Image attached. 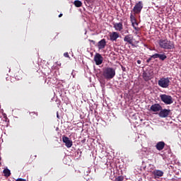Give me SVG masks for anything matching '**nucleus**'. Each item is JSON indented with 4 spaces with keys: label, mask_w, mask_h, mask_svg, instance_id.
I'll use <instances>...</instances> for the list:
<instances>
[{
    "label": "nucleus",
    "mask_w": 181,
    "mask_h": 181,
    "mask_svg": "<svg viewBox=\"0 0 181 181\" xmlns=\"http://www.w3.org/2000/svg\"><path fill=\"white\" fill-rule=\"evenodd\" d=\"M124 42H127V43H129V45L135 47V45H134V36H132V35H126L124 37Z\"/></svg>",
    "instance_id": "10"
},
{
    "label": "nucleus",
    "mask_w": 181,
    "mask_h": 181,
    "mask_svg": "<svg viewBox=\"0 0 181 181\" xmlns=\"http://www.w3.org/2000/svg\"><path fill=\"white\" fill-rule=\"evenodd\" d=\"M103 76L106 80H111L115 77V69L111 67H105L103 69Z\"/></svg>",
    "instance_id": "2"
},
{
    "label": "nucleus",
    "mask_w": 181,
    "mask_h": 181,
    "mask_svg": "<svg viewBox=\"0 0 181 181\" xmlns=\"http://www.w3.org/2000/svg\"><path fill=\"white\" fill-rule=\"evenodd\" d=\"M137 63H138V64H141V60H138Z\"/></svg>",
    "instance_id": "30"
},
{
    "label": "nucleus",
    "mask_w": 181,
    "mask_h": 181,
    "mask_svg": "<svg viewBox=\"0 0 181 181\" xmlns=\"http://www.w3.org/2000/svg\"><path fill=\"white\" fill-rule=\"evenodd\" d=\"M3 173L6 177H9V176H11V170L8 168L4 169Z\"/></svg>",
    "instance_id": "18"
},
{
    "label": "nucleus",
    "mask_w": 181,
    "mask_h": 181,
    "mask_svg": "<svg viewBox=\"0 0 181 181\" xmlns=\"http://www.w3.org/2000/svg\"><path fill=\"white\" fill-rule=\"evenodd\" d=\"M130 21L131 22H135V21H136V18H135V16H134L133 14L130 15Z\"/></svg>",
    "instance_id": "23"
},
{
    "label": "nucleus",
    "mask_w": 181,
    "mask_h": 181,
    "mask_svg": "<svg viewBox=\"0 0 181 181\" xmlns=\"http://www.w3.org/2000/svg\"><path fill=\"white\" fill-rule=\"evenodd\" d=\"M160 98L164 104H166V105H170V104H173V98H172L169 95L166 94H162L160 95Z\"/></svg>",
    "instance_id": "4"
},
{
    "label": "nucleus",
    "mask_w": 181,
    "mask_h": 181,
    "mask_svg": "<svg viewBox=\"0 0 181 181\" xmlns=\"http://www.w3.org/2000/svg\"><path fill=\"white\" fill-rule=\"evenodd\" d=\"M170 80H172V78L162 77L158 80V84L161 88H169V86H170Z\"/></svg>",
    "instance_id": "3"
},
{
    "label": "nucleus",
    "mask_w": 181,
    "mask_h": 181,
    "mask_svg": "<svg viewBox=\"0 0 181 181\" xmlns=\"http://www.w3.org/2000/svg\"><path fill=\"white\" fill-rule=\"evenodd\" d=\"M109 37H110V40L111 42H117V39L119 37V33H118L117 32H112V33H110Z\"/></svg>",
    "instance_id": "11"
},
{
    "label": "nucleus",
    "mask_w": 181,
    "mask_h": 181,
    "mask_svg": "<svg viewBox=\"0 0 181 181\" xmlns=\"http://www.w3.org/2000/svg\"><path fill=\"white\" fill-rule=\"evenodd\" d=\"M143 8H144V3H142V1H139L137 4H135L133 8V11L136 14L141 13Z\"/></svg>",
    "instance_id": "5"
},
{
    "label": "nucleus",
    "mask_w": 181,
    "mask_h": 181,
    "mask_svg": "<svg viewBox=\"0 0 181 181\" xmlns=\"http://www.w3.org/2000/svg\"><path fill=\"white\" fill-rule=\"evenodd\" d=\"M122 71H127V68H125V66H122Z\"/></svg>",
    "instance_id": "28"
},
{
    "label": "nucleus",
    "mask_w": 181,
    "mask_h": 181,
    "mask_svg": "<svg viewBox=\"0 0 181 181\" xmlns=\"http://www.w3.org/2000/svg\"><path fill=\"white\" fill-rule=\"evenodd\" d=\"M170 109H161L159 112V117L160 118H168L170 115Z\"/></svg>",
    "instance_id": "6"
},
{
    "label": "nucleus",
    "mask_w": 181,
    "mask_h": 181,
    "mask_svg": "<svg viewBox=\"0 0 181 181\" xmlns=\"http://www.w3.org/2000/svg\"><path fill=\"white\" fill-rule=\"evenodd\" d=\"M115 181H124V176L120 175L115 178Z\"/></svg>",
    "instance_id": "22"
},
{
    "label": "nucleus",
    "mask_w": 181,
    "mask_h": 181,
    "mask_svg": "<svg viewBox=\"0 0 181 181\" xmlns=\"http://www.w3.org/2000/svg\"><path fill=\"white\" fill-rule=\"evenodd\" d=\"M113 28L115 30H117V32H121L124 29V25L122 23H114Z\"/></svg>",
    "instance_id": "16"
},
{
    "label": "nucleus",
    "mask_w": 181,
    "mask_h": 181,
    "mask_svg": "<svg viewBox=\"0 0 181 181\" xmlns=\"http://www.w3.org/2000/svg\"><path fill=\"white\" fill-rule=\"evenodd\" d=\"M153 76V72H151L150 71H144L142 74V77L144 81H149V80L152 79Z\"/></svg>",
    "instance_id": "7"
},
{
    "label": "nucleus",
    "mask_w": 181,
    "mask_h": 181,
    "mask_svg": "<svg viewBox=\"0 0 181 181\" xmlns=\"http://www.w3.org/2000/svg\"><path fill=\"white\" fill-rule=\"evenodd\" d=\"M166 146V144L165 143V141H158L156 144V148L157 149V151H163V149H165V146Z\"/></svg>",
    "instance_id": "15"
},
{
    "label": "nucleus",
    "mask_w": 181,
    "mask_h": 181,
    "mask_svg": "<svg viewBox=\"0 0 181 181\" xmlns=\"http://www.w3.org/2000/svg\"><path fill=\"white\" fill-rule=\"evenodd\" d=\"M150 110L153 111V112H158L162 110V106H160L159 103H155L151 106Z\"/></svg>",
    "instance_id": "14"
},
{
    "label": "nucleus",
    "mask_w": 181,
    "mask_h": 181,
    "mask_svg": "<svg viewBox=\"0 0 181 181\" xmlns=\"http://www.w3.org/2000/svg\"><path fill=\"white\" fill-rule=\"evenodd\" d=\"M74 5H75L76 8H80L82 6L83 3L80 0H75L74 2Z\"/></svg>",
    "instance_id": "19"
},
{
    "label": "nucleus",
    "mask_w": 181,
    "mask_h": 181,
    "mask_svg": "<svg viewBox=\"0 0 181 181\" xmlns=\"http://www.w3.org/2000/svg\"><path fill=\"white\" fill-rule=\"evenodd\" d=\"M62 16H63V13H60V14L59 15V18H62Z\"/></svg>",
    "instance_id": "29"
},
{
    "label": "nucleus",
    "mask_w": 181,
    "mask_h": 181,
    "mask_svg": "<svg viewBox=\"0 0 181 181\" xmlns=\"http://www.w3.org/2000/svg\"><path fill=\"white\" fill-rule=\"evenodd\" d=\"M62 141L65 144L66 148H71L73 146V141L66 136H62Z\"/></svg>",
    "instance_id": "9"
},
{
    "label": "nucleus",
    "mask_w": 181,
    "mask_h": 181,
    "mask_svg": "<svg viewBox=\"0 0 181 181\" xmlns=\"http://www.w3.org/2000/svg\"><path fill=\"white\" fill-rule=\"evenodd\" d=\"M132 25L134 30H136L137 32L139 31L140 28L136 27L138 26V22H136V20H134V22H132Z\"/></svg>",
    "instance_id": "20"
},
{
    "label": "nucleus",
    "mask_w": 181,
    "mask_h": 181,
    "mask_svg": "<svg viewBox=\"0 0 181 181\" xmlns=\"http://www.w3.org/2000/svg\"><path fill=\"white\" fill-rule=\"evenodd\" d=\"M90 43H93V45H95V41L93 40H88Z\"/></svg>",
    "instance_id": "27"
},
{
    "label": "nucleus",
    "mask_w": 181,
    "mask_h": 181,
    "mask_svg": "<svg viewBox=\"0 0 181 181\" xmlns=\"http://www.w3.org/2000/svg\"><path fill=\"white\" fill-rule=\"evenodd\" d=\"M64 57H70V55H69V52H65L64 54Z\"/></svg>",
    "instance_id": "25"
},
{
    "label": "nucleus",
    "mask_w": 181,
    "mask_h": 181,
    "mask_svg": "<svg viewBox=\"0 0 181 181\" xmlns=\"http://www.w3.org/2000/svg\"><path fill=\"white\" fill-rule=\"evenodd\" d=\"M153 175L156 178L162 177V176H163V171L160 170H155L154 171H153Z\"/></svg>",
    "instance_id": "17"
},
{
    "label": "nucleus",
    "mask_w": 181,
    "mask_h": 181,
    "mask_svg": "<svg viewBox=\"0 0 181 181\" xmlns=\"http://www.w3.org/2000/svg\"><path fill=\"white\" fill-rule=\"evenodd\" d=\"M158 45L160 49H164V50H172L175 49V42L167 38L159 40Z\"/></svg>",
    "instance_id": "1"
},
{
    "label": "nucleus",
    "mask_w": 181,
    "mask_h": 181,
    "mask_svg": "<svg viewBox=\"0 0 181 181\" xmlns=\"http://www.w3.org/2000/svg\"><path fill=\"white\" fill-rule=\"evenodd\" d=\"M16 181H26V180L23 178H18Z\"/></svg>",
    "instance_id": "26"
},
{
    "label": "nucleus",
    "mask_w": 181,
    "mask_h": 181,
    "mask_svg": "<svg viewBox=\"0 0 181 181\" xmlns=\"http://www.w3.org/2000/svg\"><path fill=\"white\" fill-rule=\"evenodd\" d=\"M57 118H59V113H57Z\"/></svg>",
    "instance_id": "31"
},
{
    "label": "nucleus",
    "mask_w": 181,
    "mask_h": 181,
    "mask_svg": "<svg viewBox=\"0 0 181 181\" xmlns=\"http://www.w3.org/2000/svg\"><path fill=\"white\" fill-rule=\"evenodd\" d=\"M85 1H88V0H85Z\"/></svg>",
    "instance_id": "32"
},
{
    "label": "nucleus",
    "mask_w": 181,
    "mask_h": 181,
    "mask_svg": "<svg viewBox=\"0 0 181 181\" xmlns=\"http://www.w3.org/2000/svg\"><path fill=\"white\" fill-rule=\"evenodd\" d=\"M151 57H153V59H160V60H162V62L168 59V56H166L165 54H154L151 55Z\"/></svg>",
    "instance_id": "13"
},
{
    "label": "nucleus",
    "mask_w": 181,
    "mask_h": 181,
    "mask_svg": "<svg viewBox=\"0 0 181 181\" xmlns=\"http://www.w3.org/2000/svg\"><path fill=\"white\" fill-rule=\"evenodd\" d=\"M30 115L31 118H35L36 117H37V112H30Z\"/></svg>",
    "instance_id": "21"
},
{
    "label": "nucleus",
    "mask_w": 181,
    "mask_h": 181,
    "mask_svg": "<svg viewBox=\"0 0 181 181\" xmlns=\"http://www.w3.org/2000/svg\"><path fill=\"white\" fill-rule=\"evenodd\" d=\"M97 46L98 50H103V49H105V46H107V41L105 39H102L98 42Z\"/></svg>",
    "instance_id": "12"
},
{
    "label": "nucleus",
    "mask_w": 181,
    "mask_h": 181,
    "mask_svg": "<svg viewBox=\"0 0 181 181\" xmlns=\"http://www.w3.org/2000/svg\"><path fill=\"white\" fill-rule=\"evenodd\" d=\"M152 59H153V57H152V56H151V57L146 60V63H150L151 61L152 60Z\"/></svg>",
    "instance_id": "24"
},
{
    "label": "nucleus",
    "mask_w": 181,
    "mask_h": 181,
    "mask_svg": "<svg viewBox=\"0 0 181 181\" xmlns=\"http://www.w3.org/2000/svg\"><path fill=\"white\" fill-rule=\"evenodd\" d=\"M104 58L99 53L95 54L94 57V62H95L96 66H100V64H103V61Z\"/></svg>",
    "instance_id": "8"
}]
</instances>
